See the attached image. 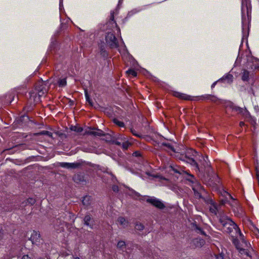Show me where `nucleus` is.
Segmentation results:
<instances>
[{
  "label": "nucleus",
  "instance_id": "f257e3e1",
  "mask_svg": "<svg viewBox=\"0 0 259 259\" xmlns=\"http://www.w3.org/2000/svg\"><path fill=\"white\" fill-rule=\"evenodd\" d=\"M219 222L222 226L224 232L227 233H231L233 230H235L236 233L239 234L240 237H243V235L241 233L237 225L228 217L225 216L221 217Z\"/></svg>",
  "mask_w": 259,
  "mask_h": 259
},
{
  "label": "nucleus",
  "instance_id": "f03ea898",
  "mask_svg": "<svg viewBox=\"0 0 259 259\" xmlns=\"http://www.w3.org/2000/svg\"><path fill=\"white\" fill-rule=\"evenodd\" d=\"M35 90L36 92L30 93V99L33 100L34 103H37L40 101V98L47 93L48 88H47L46 83L41 80L36 83Z\"/></svg>",
  "mask_w": 259,
  "mask_h": 259
},
{
  "label": "nucleus",
  "instance_id": "7ed1b4c3",
  "mask_svg": "<svg viewBox=\"0 0 259 259\" xmlns=\"http://www.w3.org/2000/svg\"><path fill=\"white\" fill-rule=\"evenodd\" d=\"M105 41L107 46L111 49H116L119 47L118 40L112 32L107 33L105 36Z\"/></svg>",
  "mask_w": 259,
  "mask_h": 259
},
{
  "label": "nucleus",
  "instance_id": "20e7f679",
  "mask_svg": "<svg viewBox=\"0 0 259 259\" xmlns=\"http://www.w3.org/2000/svg\"><path fill=\"white\" fill-rule=\"evenodd\" d=\"M146 201L147 203L152 204L159 209H163L165 207L164 204L161 201L155 197H149Z\"/></svg>",
  "mask_w": 259,
  "mask_h": 259
},
{
  "label": "nucleus",
  "instance_id": "39448f33",
  "mask_svg": "<svg viewBox=\"0 0 259 259\" xmlns=\"http://www.w3.org/2000/svg\"><path fill=\"white\" fill-rule=\"evenodd\" d=\"M114 12L112 11L110 12V16L109 21L106 23V27L109 29H112V28L116 27L118 32H120V29L119 26L117 25L116 21L114 20Z\"/></svg>",
  "mask_w": 259,
  "mask_h": 259
},
{
  "label": "nucleus",
  "instance_id": "423d86ee",
  "mask_svg": "<svg viewBox=\"0 0 259 259\" xmlns=\"http://www.w3.org/2000/svg\"><path fill=\"white\" fill-rule=\"evenodd\" d=\"M240 239L241 240V246L240 248H238L239 252L241 254H244L247 256H249L248 252L247 251V248L249 247L250 246V244L249 243H248L244 238V236L240 237Z\"/></svg>",
  "mask_w": 259,
  "mask_h": 259
},
{
  "label": "nucleus",
  "instance_id": "0eeeda50",
  "mask_svg": "<svg viewBox=\"0 0 259 259\" xmlns=\"http://www.w3.org/2000/svg\"><path fill=\"white\" fill-rule=\"evenodd\" d=\"M204 162L203 163V165L204 167H201L200 168H202L203 171H201V172H206L208 175H209L210 173H213V170L212 168L210 166V163L208 160V157L206 156L205 158L203 157Z\"/></svg>",
  "mask_w": 259,
  "mask_h": 259
},
{
  "label": "nucleus",
  "instance_id": "6e6552de",
  "mask_svg": "<svg viewBox=\"0 0 259 259\" xmlns=\"http://www.w3.org/2000/svg\"><path fill=\"white\" fill-rule=\"evenodd\" d=\"M29 240L31 241L32 244H39L40 240H41L40 234L38 232L33 230L31 233Z\"/></svg>",
  "mask_w": 259,
  "mask_h": 259
},
{
  "label": "nucleus",
  "instance_id": "1a4fd4ad",
  "mask_svg": "<svg viewBox=\"0 0 259 259\" xmlns=\"http://www.w3.org/2000/svg\"><path fill=\"white\" fill-rule=\"evenodd\" d=\"M80 163L78 162L68 163V162H60L59 166L66 168L67 169H75L80 166Z\"/></svg>",
  "mask_w": 259,
  "mask_h": 259
},
{
  "label": "nucleus",
  "instance_id": "9d476101",
  "mask_svg": "<svg viewBox=\"0 0 259 259\" xmlns=\"http://www.w3.org/2000/svg\"><path fill=\"white\" fill-rule=\"evenodd\" d=\"M181 160L186 161L187 162L190 163L191 165L194 166L197 171H202V168H199L198 163L194 159L193 157L188 158H181Z\"/></svg>",
  "mask_w": 259,
  "mask_h": 259
},
{
  "label": "nucleus",
  "instance_id": "9b49d317",
  "mask_svg": "<svg viewBox=\"0 0 259 259\" xmlns=\"http://www.w3.org/2000/svg\"><path fill=\"white\" fill-rule=\"evenodd\" d=\"M196 154H197V152L196 151H195L194 150H193L192 149H189L186 151L185 154H181V157L180 158V159H181V158L185 159V158H191V156H195Z\"/></svg>",
  "mask_w": 259,
  "mask_h": 259
},
{
  "label": "nucleus",
  "instance_id": "f8f14e48",
  "mask_svg": "<svg viewBox=\"0 0 259 259\" xmlns=\"http://www.w3.org/2000/svg\"><path fill=\"white\" fill-rule=\"evenodd\" d=\"M85 225L89 226L91 228H93L94 225V221L90 214H86L83 219Z\"/></svg>",
  "mask_w": 259,
  "mask_h": 259
},
{
  "label": "nucleus",
  "instance_id": "ddd939ff",
  "mask_svg": "<svg viewBox=\"0 0 259 259\" xmlns=\"http://www.w3.org/2000/svg\"><path fill=\"white\" fill-rule=\"evenodd\" d=\"M192 242L195 246L198 248L202 247L205 243V241L200 238L194 239Z\"/></svg>",
  "mask_w": 259,
  "mask_h": 259
},
{
  "label": "nucleus",
  "instance_id": "4468645a",
  "mask_svg": "<svg viewBox=\"0 0 259 259\" xmlns=\"http://www.w3.org/2000/svg\"><path fill=\"white\" fill-rule=\"evenodd\" d=\"M233 80V76L232 74H228L226 75L223 76L222 78L220 79L218 81H221L223 82H227V83H231L232 82Z\"/></svg>",
  "mask_w": 259,
  "mask_h": 259
},
{
  "label": "nucleus",
  "instance_id": "2eb2a0df",
  "mask_svg": "<svg viewBox=\"0 0 259 259\" xmlns=\"http://www.w3.org/2000/svg\"><path fill=\"white\" fill-rule=\"evenodd\" d=\"M64 222L59 219H57L54 223V227L57 231L61 232L63 230Z\"/></svg>",
  "mask_w": 259,
  "mask_h": 259
},
{
  "label": "nucleus",
  "instance_id": "dca6fc26",
  "mask_svg": "<svg viewBox=\"0 0 259 259\" xmlns=\"http://www.w3.org/2000/svg\"><path fill=\"white\" fill-rule=\"evenodd\" d=\"M232 109L233 111H236L238 113H240L244 115L248 113V111L246 110V108H240L236 106H232Z\"/></svg>",
  "mask_w": 259,
  "mask_h": 259
},
{
  "label": "nucleus",
  "instance_id": "f3484780",
  "mask_svg": "<svg viewBox=\"0 0 259 259\" xmlns=\"http://www.w3.org/2000/svg\"><path fill=\"white\" fill-rule=\"evenodd\" d=\"M241 79L244 81H247L249 79V72L246 70L243 69L242 72L241 73Z\"/></svg>",
  "mask_w": 259,
  "mask_h": 259
},
{
  "label": "nucleus",
  "instance_id": "a211bd4d",
  "mask_svg": "<svg viewBox=\"0 0 259 259\" xmlns=\"http://www.w3.org/2000/svg\"><path fill=\"white\" fill-rule=\"evenodd\" d=\"M92 198L91 196H85L83 198L82 203L84 206L88 207L91 204Z\"/></svg>",
  "mask_w": 259,
  "mask_h": 259
},
{
  "label": "nucleus",
  "instance_id": "6ab92c4d",
  "mask_svg": "<svg viewBox=\"0 0 259 259\" xmlns=\"http://www.w3.org/2000/svg\"><path fill=\"white\" fill-rule=\"evenodd\" d=\"M117 222L124 228L126 227L128 225V222L123 217H119Z\"/></svg>",
  "mask_w": 259,
  "mask_h": 259
},
{
  "label": "nucleus",
  "instance_id": "aec40b11",
  "mask_svg": "<svg viewBox=\"0 0 259 259\" xmlns=\"http://www.w3.org/2000/svg\"><path fill=\"white\" fill-rule=\"evenodd\" d=\"M162 146L165 147L166 148V150L168 152H170V151L175 152V149L174 147L169 143H163Z\"/></svg>",
  "mask_w": 259,
  "mask_h": 259
},
{
  "label": "nucleus",
  "instance_id": "412c9836",
  "mask_svg": "<svg viewBox=\"0 0 259 259\" xmlns=\"http://www.w3.org/2000/svg\"><path fill=\"white\" fill-rule=\"evenodd\" d=\"M34 135L35 136L47 135L50 138L53 137V134L49 131H41L40 132L34 134Z\"/></svg>",
  "mask_w": 259,
  "mask_h": 259
},
{
  "label": "nucleus",
  "instance_id": "4be33fe9",
  "mask_svg": "<svg viewBox=\"0 0 259 259\" xmlns=\"http://www.w3.org/2000/svg\"><path fill=\"white\" fill-rule=\"evenodd\" d=\"M132 144L130 143L126 139H125V141H122V143L121 144V146L122 147V148L123 150H127L128 148V147L131 145Z\"/></svg>",
  "mask_w": 259,
  "mask_h": 259
},
{
  "label": "nucleus",
  "instance_id": "5701e85b",
  "mask_svg": "<svg viewBox=\"0 0 259 259\" xmlns=\"http://www.w3.org/2000/svg\"><path fill=\"white\" fill-rule=\"evenodd\" d=\"M58 84L59 87H64L67 84L66 78H60L58 81Z\"/></svg>",
  "mask_w": 259,
  "mask_h": 259
},
{
  "label": "nucleus",
  "instance_id": "b1692460",
  "mask_svg": "<svg viewBox=\"0 0 259 259\" xmlns=\"http://www.w3.org/2000/svg\"><path fill=\"white\" fill-rule=\"evenodd\" d=\"M211 206L209 208L210 211L214 213L215 214H217V207L216 206V204H214L212 201L211 200Z\"/></svg>",
  "mask_w": 259,
  "mask_h": 259
},
{
  "label": "nucleus",
  "instance_id": "393cba45",
  "mask_svg": "<svg viewBox=\"0 0 259 259\" xmlns=\"http://www.w3.org/2000/svg\"><path fill=\"white\" fill-rule=\"evenodd\" d=\"M70 129L72 131H74L76 133H81L83 131V128L82 127L77 126H73L72 125Z\"/></svg>",
  "mask_w": 259,
  "mask_h": 259
},
{
  "label": "nucleus",
  "instance_id": "a878e982",
  "mask_svg": "<svg viewBox=\"0 0 259 259\" xmlns=\"http://www.w3.org/2000/svg\"><path fill=\"white\" fill-rule=\"evenodd\" d=\"M125 138L121 134H117L115 136L113 137L111 139H117V140H120L121 142L125 140Z\"/></svg>",
  "mask_w": 259,
  "mask_h": 259
},
{
  "label": "nucleus",
  "instance_id": "bb28decb",
  "mask_svg": "<svg viewBox=\"0 0 259 259\" xmlns=\"http://www.w3.org/2000/svg\"><path fill=\"white\" fill-rule=\"evenodd\" d=\"M104 132L101 130H97V131H94L93 136H105Z\"/></svg>",
  "mask_w": 259,
  "mask_h": 259
},
{
  "label": "nucleus",
  "instance_id": "cd10ccee",
  "mask_svg": "<svg viewBox=\"0 0 259 259\" xmlns=\"http://www.w3.org/2000/svg\"><path fill=\"white\" fill-rule=\"evenodd\" d=\"M233 243L236 246V248L238 249L241 246V244H240L239 241L238 239L233 238L232 239Z\"/></svg>",
  "mask_w": 259,
  "mask_h": 259
},
{
  "label": "nucleus",
  "instance_id": "c85d7f7f",
  "mask_svg": "<svg viewBox=\"0 0 259 259\" xmlns=\"http://www.w3.org/2000/svg\"><path fill=\"white\" fill-rule=\"evenodd\" d=\"M126 73L128 75H131L134 77L136 76L137 74V72L134 69H128V70H127L126 71Z\"/></svg>",
  "mask_w": 259,
  "mask_h": 259
},
{
  "label": "nucleus",
  "instance_id": "c756f323",
  "mask_svg": "<svg viewBox=\"0 0 259 259\" xmlns=\"http://www.w3.org/2000/svg\"><path fill=\"white\" fill-rule=\"evenodd\" d=\"M84 93H85V96L87 101L89 103V104L91 106H92L93 105V103L92 100L90 99L89 95L88 94L87 91L85 90Z\"/></svg>",
  "mask_w": 259,
  "mask_h": 259
},
{
  "label": "nucleus",
  "instance_id": "7c9ffc66",
  "mask_svg": "<svg viewBox=\"0 0 259 259\" xmlns=\"http://www.w3.org/2000/svg\"><path fill=\"white\" fill-rule=\"evenodd\" d=\"M35 203V200L33 198H29L25 202V205L30 204V205H33Z\"/></svg>",
  "mask_w": 259,
  "mask_h": 259
},
{
  "label": "nucleus",
  "instance_id": "2f4dec72",
  "mask_svg": "<svg viewBox=\"0 0 259 259\" xmlns=\"http://www.w3.org/2000/svg\"><path fill=\"white\" fill-rule=\"evenodd\" d=\"M100 54L103 57H106L107 56V53H106L105 48L104 46H101L100 47Z\"/></svg>",
  "mask_w": 259,
  "mask_h": 259
},
{
  "label": "nucleus",
  "instance_id": "473e14b6",
  "mask_svg": "<svg viewBox=\"0 0 259 259\" xmlns=\"http://www.w3.org/2000/svg\"><path fill=\"white\" fill-rule=\"evenodd\" d=\"M193 190L194 191V195H195V196L196 198H202L201 193L200 192H199L198 190H197L195 188H193Z\"/></svg>",
  "mask_w": 259,
  "mask_h": 259
},
{
  "label": "nucleus",
  "instance_id": "72a5a7b5",
  "mask_svg": "<svg viewBox=\"0 0 259 259\" xmlns=\"http://www.w3.org/2000/svg\"><path fill=\"white\" fill-rule=\"evenodd\" d=\"M74 181L77 183L84 182V180L83 178H82L80 175H76L74 177Z\"/></svg>",
  "mask_w": 259,
  "mask_h": 259
},
{
  "label": "nucleus",
  "instance_id": "f704fd0d",
  "mask_svg": "<svg viewBox=\"0 0 259 259\" xmlns=\"http://www.w3.org/2000/svg\"><path fill=\"white\" fill-rule=\"evenodd\" d=\"M181 99L185 100H191L192 97L188 95L185 94H182V95H180Z\"/></svg>",
  "mask_w": 259,
  "mask_h": 259
},
{
  "label": "nucleus",
  "instance_id": "c9c22d12",
  "mask_svg": "<svg viewBox=\"0 0 259 259\" xmlns=\"http://www.w3.org/2000/svg\"><path fill=\"white\" fill-rule=\"evenodd\" d=\"M113 122L120 127H123L124 126V123L122 121H119L117 119H114Z\"/></svg>",
  "mask_w": 259,
  "mask_h": 259
},
{
  "label": "nucleus",
  "instance_id": "e433bc0d",
  "mask_svg": "<svg viewBox=\"0 0 259 259\" xmlns=\"http://www.w3.org/2000/svg\"><path fill=\"white\" fill-rule=\"evenodd\" d=\"M205 99L213 102H215L218 100L216 97L213 96H211L210 95H207L206 97H205Z\"/></svg>",
  "mask_w": 259,
  "mask_h": 259
},
{
  "label": "nucleus",
  "instance_id": "4c0bfd02",
  "mask_svg": "<svg viewBox=\"0 0 259 259\" xmlns=\"http://www.w3.org/2000/svg\"><path fill=\"white\" fill-rule=\"evenodd\" d=\"M135 229L137 230L142 231L144 229V225L141 223H137L135 226Z\"/></svg>",
  "mask_w": 259,
  "mask_h": 259
},
{
  "label": "nucleus",
  "instance_id": "58836bf2",
  "mask_svg": "<svg viewBox=\"0 0 259 259\" xmlns=\"http://www.w3.org/2000/svg\"><path fill=\"white\" fill-rule=\"evenodd\" d=\"M125 246V243L123 241H119L117 243V247L119 249H122L123 247Z\"/></svg>",
  "mask_w": 259,
  "mask_h": 259
},
{
  "label": "nucleus",
  "instance_id": "ea45409f",
  "mask_svg": "<svg viewBox=\"0 0 259 259\" xmlns=\"http://www.w3.org/2000/svg\"><path fill=\"white\" fill-rule=\"evenodd\" d=\"M195 230L198 233H200L203 235L206 236L205 232L200 227L197 226H196Z\"/></svg>",
  "mask_w": 259,
  "mask_h": 259
},
{
  "label": "nucleus",
  "instance_id": "a19ab883",
  "mask_svg": "<svg viewBox=\"0 0 259 259\" xmlns=\"http://www.w3.org/2000/svg\"><path fill=\"white\" fill-rule=\"evenodd\" d=\"M110 142L112 144H114L118 146H120L122 143V142L121 141L117 140V139H111Z\"/></svg>",
  "mask_w": 259,
  "mask_h": 259
},
{
  "label": "nucleus",
  "instance_id": "79ce46f5",
  "mask_svg": "<svg viewBox=\"0 0 259 259\" xmlns=\"http://www.w3.org/2000/svg\"><path fill=\"white\" fill-rule=\"evenodd\" d=\"M215 259H224V254L223 252L215 254Z\"/></svg>",
  "mask_w": 259,
  "mask_h": 259
},
{
  "label": "nucleus",
  "instance_id": "37998d69",
  "mask_svg": "<svg viewBox=\"0 0 259 259\" xmlns=\"http://www.w3.org/2000/svg\"><path fill=\"white\" fill-rule=\"evenodd\" d=\"M94 131H92L91 130H86L83 134V135H93V136Z\"/></svg>",
  "mask_w": 259,
  "mask_h": 259
},
{
  "label": "nucleus",
  "instance_id": "c03bdc74",
  "mask_svg": "<svg viewBox=\"0 0 259 259\" xmlns=\"http://www.w3.org/2000/svg\"><path fill=\"white\" fill-rule=\"evenodd\" d=\"M131 132L136 137H141V136L138 134L137 133H136V131L135 130H133V129H131Z\"/></svg>",
  "mask_w": 259,
  "mask_h": 259
},
{
  "label": "nucleus",
  "instance_id": "a18cd8bd",
  "mask_svg": "<svg viewBox=\"0 0 259 259\" xmlns=\"http://www.w3.org/2000/svg\"><path fill=\"white\" fill-rule=\"evenodd\" d=\"M255 171H256V178L257 180H259V168L258 167V166H256Z\"/></svg>",
  "mask_w": 259,
  "mask_h": 259
},
{
  "label": "nucleus",
  "instance_id": "49530a36",
  "mask_svg": "<svg viewBox=\"0 0 259 259\" xmlns=\"http://www.w3.org/2000/svg\"><path fill=\"white\" fill-rule=\"evenodd\" d=\"M4 236V231L2 229L0 228V240L2 239Z\"/></svg>",
  "mask_w": 259,
  "mask_h": 259
},
{
  "label": "nucleus",
  "instance_id": "de8ad7c7",
  "mask_svg": "<svg viewBox=\"0 0 259 259\" xmlns=\"http://www.w3.org/2000/svg\"><path fill=\"white\" fill-rule=\"evenodd\" d=\"M182 93H179V92H176V93H175L174 95H175V96H176V97L181 99L180 95H182Z\"/></svg>",
  "mask_w": 259,
  "mask_h": 259
},
{
  "label": "nucleus",
  "instance_id": "09e8293b",
  "mask_svg": "<svg viewBox=\"0 0 259 259\" xmlns=\"http://www.w3.org/2000/svg\"><path fill=\"white\" fill-rule=\"evenodd\" d=\"M112 190L114 192H118V187L117 186H113L112 187Z\"/></svg>",
  "mask_w": 259,
  "mask_h": 259
},
{
  "label": "nucleus",
  "instance_id": "8fccbe9b",
  "mask_svg": "<svg viewBox=\"0 0 259 259\" xmlns=\"http://www.w3.org/2000/svg\"><path fill=\"white\" fill-rule=\"evenodd\" d=\"M170 169L171 170H172L175 172H176V173H180V172L176 168H175L174 166H170Z\"/></svg>",
  "mask_w": 259,
  "mask_h": 259
},
{
  "label": "nucleus",
  "instance_id": "3c124183",
  "mask_svg": "<svg viewBox=\"0 0 259 259\" xmlns=\"http://www.w3.org/2000/svg\"><path fill=\"white\" fill-rule=\"evenodd\" d=\"M22 259H31L28 255H24L22 256Z\"/></svg>",
  "mask_w": 259,
  "mask_h": 259
},
{
  "label": "nucleus",
  "instance_id": "603ef678",
  "mask_svg": "<svg viewBox=\"0 0 259 259\" xmlns=\"http://www.w3.org/2000/svg\"><path fill=\"white\" fill-rule=\"evenodd\" d=\"M226 203H227V200H222L221 201V205H224Z\"/></svg>",
  "mask_w": 259,
  "mask_h": 259
},
{
  "label": "nucleus",
  "instance_id": "864d4df0",
  "mask_svg": "<svg viewBox=\"0 0 259 259\" xmlns=\"http://www.w3.org/2000/svg\"><path fill=\"white\" fill-rule=\"evenodd\" d=\"M134 154H135V156H139V155H140V153H139V152H138V151H136V152H135L134 153Z\"/></svg>",
  "mask_w": 259,
  "mask_h": 259
},
{
  "label": "nucleus",
  "instance_id": "5fc2aeb1",
  "mask_svg": "<svg viewBox=\"0 0 259 259\" xmlns=\"http://www.w3.org/2000/svg\"><path fill=\"white\" fill-rule=\"evenodd\" d=\"M244 125H245V123H244V122H243V121H241V122H240V123H239V125H240L241 127H242V126H244Z\"/></svg>",
  "mask_w": 259,
  "mask_h": 259
},
{
  "label": "nucleus",
  "instance_id": "6e6d98bb",
  "mask_svg": "<svg viewBox=\"0 0 259 259\" xmlns=\"http://www.w3.org/2000/svg\"><path fill=\"white\" fill-rule=\"evenodd\" d=\"M216 83H217V81H215V82H213V83H212V84L211 85V88H214V86L215 85Z\"/></svg>",
  "mask_w": 259,
  "mask_h": 259
},
{
  "label": "nucleus",
  "instance_id": "4d7b16f0",
  "mask_svg": "<svg viewBox=\"0 0 259 259\" xmlns=\"http://www.w3.org/2000/svg\"><path fill=\"white\" fill-rule=\"evenodd\" d=\"M228 194L229 195L230 198L233 200H234V198H233V197L229 193H228Z\"/></svg>",
  "mask_w": 259,
  "mask_h": 259
},
{
  "label": "nucleus",
  "instance_id": "13d9d810",
  "mask_svg": "<svg viewBox=\"0 0 259 259\" xmlns=\"http://www.w3.org/2000/svg\"><path fill=\"white\" fill-rule=\"evenodd\" d=\"M258 68V67H257V66H255L253 68L254 69H256V68Z\"/></svg>",
  "mask_w": 259,
  "mask_h": 259
},
{
  "label": "nucleus",
  "instance_id": "bf43d9fd",
  "mask_svg": "<svg viewBox=\"0 0 259 259\" xmlns=\"http://www.w3.org/2000/svg\"><path fill=\"white\" fill-rule=\"evenodd\" d=\"M215 176L216 178L218 179V177L217 176H215V174H213Z\"/></svg>",
  "mask_w": 259,
  "mask_h": 259
},
{
  "label": "nucleus",
  "instance_id": "052dcab7",
  "mask_svg": "<svg viewBox=\"0 0 259 259\" xmlns=\"http://www.w3.org/2000/svg\"><path fill=\"white\" fill-rule=\"evenodd\" d=\"M74 259H80L78 257H76L74 258Z\"/></svg>",
  "mask_w": 259,
  "mask_h": 259
},
{
  "label": "nucleus",
  "instance_id": "680f3d73",
  "mask_svg": "<svg viewBox=\"0 0 259 259\" xmlns=\"http://www.w3.org/2000/svg\"><path fill=\"white\" fill-rule=\"evenodd\" d=\"M199 187L203 190L202 187L201 186H199Z\"/></svg>",
  "mask_w": 259,
  "mask_h": 259
},
{
  "label": "nucleus",
  "instance_id": "e2e57ef3",
  "mask_svg": "<svg viewBox=\"0 0 259 259\" xmlns=\"http://www.w3.org/2000/svg\"><path fill=\"white\" fill-rule=\"evenodd\" d=\"M258 233H259V231H258Z\"/></svg>",
  "mask_w": 259,
  "mask_h": 259
}]
</instances>
